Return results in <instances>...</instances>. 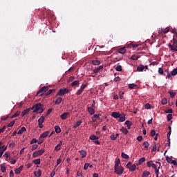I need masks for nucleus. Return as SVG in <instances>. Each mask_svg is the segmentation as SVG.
I'll return each mask as SVG.
<instances>
[{"label":"nucleus","instance_id":"42","mask_svg":"<svg viewBox=\"0 0 177 177\" xmlns=\"http://www.w3.org/2000/svg\"><path fill=\"white\" fill-rule=\"evenodd\" d=\"M119 121L120 122H124V121H125V115L124 116H121L119 118Z\"/></svg>","mask_w":177,"mask_h":177},{"label":"nucleus","instance_id":"22","mask_svg":"<svg viewBox=\"0 0 177 177\" xmlns=\"http://www.w3.org/2000/svg\"><path fill=\"white\" fill-rule=\"evenodd\" d=\"M33 164H35V165H39L41 164V159H35L32 160Z\"/></svg>","mask_w":177,"mask_h":177},{"label":"nucleus","instance_id":"9","mask_svg":"<svg viewBox=\"0 0 177 177\" xmlns=\"http://www.w3.org/2000/svg\"><path fill=\"white\" fill-rule=\"evenodd\" d=\"M68 115H70V113L65 112L60 115V118H61V120H66Z\"/></svg>","mask_w":177,"mask_h":177},{"label":"nucleus","instance_id":"35","mask_svg":"<svg viewBox=\"0 0 177 177\" xmlns=\"http://www.w3.org/2000/svg\"><path fill=\"white\" fill-rule=\"evenodd\" d=\"M81 124H82V121L78 120L76 122L75 125L74 126V128H77V127H80V125H81Z\"/></svg>","mask_w":177,"mask_h":177},{"label":"nucleus","instance_id":"25","mask_svg":"<svg viewBox=\"0 0 177 177\" xmlns=\"http://www.w3.org/2000/svg\"><path fill=\"white\" fill-rule=\"evenodd\" d=\"M150 175V171H144L142 174V177H147Z\"/></svg>","mask_w":177,"mask_h":177},{"label":"nucleus","instance_id":"12","mask_svg":"<svg viewBox=\"0 0 177 177\" xmlns=\"http://www.w3.org/2000/svg\"><path fill=\"white\" fill-rule=\"evenodd\" d=\"M169 48L170 50H174V52H177V45H169Z\"/></svg>","mask_w":177,"mask_h":177},{"label":"nucleus","instance_id":"38","mask_svg":"<svg viewBox=\"0 0 177 177\" xmlns=\"http://www.w3.org/2000/svg\"><path fill=\"white\" fill-rule=\"evenodd\" d=\"M15 174H17V175H20L21 170L18 167L15 169Z\"/></svg>","mask_w":177,"mask_h":177},{"label":"nucleus","instance_id":"24","mask_svg":"<svg viewBox=\"0 0 177 177\" xmlns=\"http://www.w3.org/2000/svg\"><path fill=\"white\" fill-rule=\"evenodd\" d=\"M55 91H56L55 89H50V90H48V91L45 93V95H46V96H49V95H51V93H52L53 92H55Z\"/></svg>","mask_w":177,"mask_h":177},{"label":"nucleus","instance_id":"50","mask_svg":"<svg viewBox=\"0 0 177 177\" xmlns=\"http://www.w3.org/2000/svg\"><path fill=\"white\" fill-rule=\"evenodd\" d=\"M135 86H136V84H129V89H133V88H135Z\"/></svg>","mask_w":177,"mask_h":177},{"label":"nucleus","instance_id":"44","mask_svg":"<svg viewBox=\"0 0 177 177\" xmlns=\"http://www.w3.org/2000/svg\"><path fill=\"white\" fill-rule=\"evenodd\" d=\"M38 149V145L35 144L32 146V151H34V150H37Z\"/></svg>","mask_w":177,"mask_h":177},{"label":"nucleus","instance_id":"51","mask_svg":"<svg viewBox=\"0 0 177 177\" xmlns=\"http://www.w3.org/2000/svg\"><path fill=\"white\" fill-rule=\"evenodd\" d=\"M38 142V140H37V138H33L31 141H30V145H34V143H37Z\"/></svg>","mask_w":177,"mask_h":177},{"label":"nucleus","instance_id":"10","mask_svg":"<svg viewBox=\"0 0 177 177\" xmlns=\"http://www.w3.org/2000/svg\"><path fill=\"white\" fill-rule=\"evenodd\" d=\"M111 115L113 117V118H120V117H121V114H120L118 112H113Z\"/></svg>","mask_w":177,"mask_h":177},{"label":"nucleus","instance_id":"13","mask_svg":"<svg viewBox=\"0 0 177 177\" xmlns=\"http://www.w3.org/2000/svg\"><path fill=\"white\" fill-rule=\"evenodd\" d=\"M34 175L36 177H41V175H42V171L39 169L37 171H34Z\"/></svg>","mask_w":177,"mask_h":177},{"label":"nucleus","instance_id":"28","mask_svg":"<svg viewBox=\"0 0 177 177\" xmlns=\"http://www.w3.org/2000/svg\"><path fill=\"white\" fill-rule=\"evenodd\" d=\"M20 115V111H17L10 118H16V117H19Z\"/></svg>","mask_w":177,"mask_h":177},{"label":"nucleus","instance_id":"59","mask_svg":"<svg viewBox=\"0 0 177 177\" xmlns=\"http://www.w3.org/2000/svg\"><path fill=\"white\" fill-rule=\"evenodd\" d=\"M171 132H172V130H169V131H168V133H167V139H168L169 142V140H170L169 138H170V136H171Z\"/></svg>","mask_w":177,"mask_h":177},{"label":"nucleus","instance_id":"52","mask_svg":"<svg viewBox=\"0 0 177 177\" xmlns=\"http://www.w3.org/2000/svg\"><path fill=\"white\" fill-rule=\"evenodd\" d=\"M138 59H139V57L137 55L131 56V60H138Z\"/></svg>","mask_w":177,"mask_h":177},{"label":"nucleus","instance_id":"58","mask_svg":"<svg viewBox=\"0 0 177 177\" xmlns=\"http://www.w3.org/2000/svg\"><path fill=\"white\" fill-rule=\"evenodd\" d=\"M5 129H6V126H3V128L0 129V133L5 132Z\"/></svg>","mask_w":177,"mask_h":177},{"label":"nucleus","instance_id":"53","mask_svg":"<svg viewBox=\"0 0 177 177\" xmlns=\"http://www.w3.org/2000/svg\"><path fill=\"white\" fill-rule=\"evenodd\" d=\"M52 108L48 109L47 113H46V117H48V115L52 113Z\"/></svg>","mask_w":177,"mask_h":177},{"label":"nucleus","instance_id":"19","mask_svg":"<svg viewBox=\"0 0 177 177\" xmlns=\"http://www.w3.org/2000/svg\"><path fill=\"white\" fill-rule=\"evenodd\" d=\"M80 154L82 155V158H85L86 157V151L84 150L79 151Z\"/></svg>","mask_w":177,"mask_h":177},{"label":"nucleus","instance_id":"6","mask_svg":"<svg viewBox=\"0 0 177 177\" xmlns=\"http://www.w3.org/2000/svg\"><path fill=\"white\" fill-rule=\"evenodd\" d=\"M44 153H45V149H39L38 151L33 152L32 157L35 158L38 157V156H42Z\"/></svg>","mask_w":177,"mask_h":177},{"label":"nucleus","instance_id":"32","mask_svg":"<svg viewBox=\"0 0 177 177\" xmlns=\"http://www.w3.org/2000/svg\"><path fill=\"white\" fill-rule=\"evenodd\" d=\"M92 63H93V64L94 66H99V64H100V61H99V60H93L92 62Z\"/></svg>","mask_w":177,"mask_h":177},{"label":"nucleus","instance_id":"17","mask_svg":"<svg viewBox=\"0 0 177 177\" xmlns=\"http://www.w3.org/2000/svg\"><path fill=\"white\" fill-rule=\"evenodd\" d=\"M125 124H127V129H131V127H132V125H133V124L132 123V122L129 121V120H127L125 122Z\"/></svg>","mask_w":177,"mask_h":177},{"label":"nucleus","instance_id":"18","mask_svg":"<svg viewBox=\"0 0 177 177\" xmlns=\"http://www.w3.org/2000/svg\"><path fill=\"white\" fill-rule=\"evenodd\" d=\"M27 131V129L26 127H22L21 129L17 132L18 135H21L24 132H26Z\"/></svg>","mask_w":177,"mask_h":177},{"label":"nucleus","instance_id":"63","mask_svg":"<svg viewBox=\"0 0 177 177\" xmlns=\"http://www.w3.org/2000/svg\"><path fill=\"white\" fill-rule=\"evenodd\" d=\"M88 167H89V163H85L84 167V169L85 171H86V169H88Z\"/></svg>","mask_w":177,"mask_h":177},{"label":"nucleus","instance_id":"14","mask_svg":"<svg viewBox=\"0 0 177 177\" xmlns=\"http://www.w3.org/2000/svg\"><path fill=\"white\" fill-rule=\"evenodd\" d=\"M87 111L91 114V115H93V114H95V109L93 108L88 107Z\"/></svg>","mask_w":177,"mask_h":177},{"label":"nucleus","instance_id":"33","mask_svg":"<svg viewBox=\"0 0 177 177\" xmlns=\"http://www.w3.org/2000/svg\"><path fill=\"white\" fill-rule=\"evenodd\" d=\"M80 84V81L75 80L71 84V86H77Z\"/></svg>","mask_w":177,"mask_h":177},{"label":"nucleus","instance_id":"61","mask_svg":"<svg viewBox=\"0 0 177 177\" xmlns=\"http://www.w3.org/2000/svg\"><path fill=\"white\" fill-rule=\"evenodd\" d=\"M172 120V114L167 115V121H171Z\"/></svg>","mask_w":177,"mask_h":177},{"label":"nucleus","instance_id":"41","mask_svg":"<svg viewBox=\"0 0 177 177\" xmlns=\"http://www.w3.org/2000/svg\"><path fill=\"white\" fill-rule=\"evenodd\" d=\"M169 93L170 95V97L172 98H174V97H175V96H176V93H174L172 91H169Z\"/></svg>","mask_w":177,"mask_h":177},{"label":"nucleus","instance_id":"48","mask_svg":"<svg viewBox=\"0 0 177 177\" xmlns=\"http://www.w3.org/2000/svg\"><path fill=\"white\" fill-rule=\"evenodd\" d=\"M0 149H1V150L2 151H6V149H8V147H6V146H5V145H3V146H1V147H0Z\"/></svg>","mask_w":177,"mask_h":177},{"label":"nucleus","instance_id":"4","mask_svg":"<svg viewBox=\"0 0 177 177\" xmlns=\"http://www.w3.org/2000/svg\"><path fill=\"white\" fill-rule=\"evenodd\" d=\"M114 172L117 174V175H122V173L124 172V167H122V166L115 167Z\"/></svg>","mask_w":177,"mask_h":177},{"label":"nucleus","instance_id":"55","mask_svg":"<svg viewBox=\"0 0 177 177\" xmlns=\"http://www.w3.org/2000/svg\"><path fill=\"white\" fill-rule=\"evenodd\" d=\"M156 150H157V145H156V142H154L151 151H156Z\"/></svg>","mask_w":177,"mask_h":177},{"label":"nucleus","instance_id":"37","mask_svg":"<svg viewBox=\"0 0 177 177\" xmlns=\"http://www.w3.org/2000/svg\"><path fill=\"white\" fill-rule=\"evenodd\" d=\"M16 122L15 121V120H13V121H12V122H10L8 125H7V127H8V128H11L12 127H13V125H15V123Z\"/></svg>","mask_w":177,"mask_h":177},{"label":"nucleus","instance_id":"56","mask_svg":"<svg viewBox=\"0 0 177 177\" xmlns=\"http://www.w3.org/2000/svg\"><path fill=\"white\" fill-rule=\"evenodd\" d=\"M169 32V28H165V29H163V34H167Z\"/></svg>","mask_w":177,"mask_h":177},{"label":"nucleus","instance_id":"27","mask_svg":"<svg viewBox=\"0 0 177 177\" xmlns=\"http://www.w3.org/2000/svg\"><path fill=\"white\" fill-rule=\"evenodd\" d=\"M145 161H146V158H141L138 160V165H142V164H143V162H145Z\"/></svg>","mask_w":177,"mask_h":177},{"label":"nucleus","instance_id":"34","mask_svg":"<svg viewBox=\"0 0 177 177\" xmlns=\"http://www.w3.org/2000/svg\"><path fill=\"white\" fill-rule=\"evenodd\" d=\"M142 70H145V66L140 65V66H138L137 71H142Z\"/></svg>","mask_w":177,"mask_h":177},{"label":"nucleus","instance_id":"36","mask_svg":"<svg viewBox=\"0 0 177 177\" xmlns=\"http://www.w3.org/2000/svg\"><path fill=\"white\" fill-rule=\"evenodd\" d=\"M161 103H162V104H167V103H168V100H167V98L164 97L162 99Z\"/></svg>","mask_w":177,"mask_h":177},{"label":"nucleus","instance_id":"49","mask_svg":"<svg viewBox=\"0 0 177 177\" xmlns=\"http://www.w3.org/2000/svg\"><path fill=\"white\" fill-rule=\"evenodd\" d=\"M158 73H159V74H160L161 75H164V70L162 69V68H159V69H158Z\"/></svg>","mask_w":177,"mask_h":177},{"label":"nucleus","instance_id":"62","mask_svg":"<svg viewBox=\"0 0 177 177\" xmlns=\"http://www.w3.org/2000/svg\"><path fill=\"white\" fill-rule=\"evenodd\" d=\"M156 130H151V136H156Z\"/></svg>","mask_w":177,"mask_h":177},{"label":"nucleus","instance_id":"16","mask_svg":"<svg viewBox=\"0 0 177 177\" xmlns=\"http://www.w3.org/2000/svg\"><path fill=\"white\" fill-rule=\"evenodd\" d=\"M31 110V109L30 108H28L25 110H24L22 112H21V115L22 117H24V115H26L28 113H30V111Z\"/></svg>","mask_w":177,"mask_h":177},{"label":"nucleus","instance_id":"15","mask_svg":"<svg viewBox=\"0 0 177 177\" xmlns=\"http://www.w3.org/2000/svg\"><path fill=\"white\" fill-rule=\"evenodd\" d=\"M48 135H49V131H45L41 134L40 138L44 139V138L48 137Z\"/></svg>","mask_w":177,"mask_h":177},{"label":"nucleus","instance_id":"47","mask_svg":"<svg viewBox=\"0 0 177 177\" xmlns=\"http://www.w3.org/2000/svg\"><path fill=\"white\" fill-rule=\"evenodd\" d=\"M116 71H122V66H121V65H118L116 68H115Z\"/></svg>","mask_w":177,"mask_h":177},{"label":"nucleus","instance_id":"2","mask_svg":"<svg viewBox=\"0 0 177 177\" xmlns=\"http://www.w3.org/2000/svg\"><path fill=\"white\" fill-rule=\"evenodd\" d=\"M70 92L69 89L67 88H61L57 93L56 96H63L66 95V93H68Z\"/></svg>","mask_w":177,"mask_h":177},{"label":"nucleus","instance_id":"8","mask_svg":"<svg viewBox=\"0 0 177 177\" xmlns=\"http://www.w3.org/2000/svg\"><path fill=\"white\" fill-rule=\"evenodd\" d=\"M118 53H121V55H124L127 53V47H122L118 48Z\"/></svg>","mask_w":177,"mask_h":177},{"label":"nucleus","instance_id":"60","mask_svg":"<svg viewBox=\"0 0 177 177\" xmlns=\"http://www.w3.org/2000/svg\"><path fill=\"white\" fill-rule=\"evenodd\" d=\"M165 113L167 114H172V109L165 111Z\"/></svg>","mask_w":177,"mask_h":177},{"label":"nucleus","instance_id":"54","mask_svg":"<svg viewBox=\"0 0 177 177\" xmlns=\"http://www.w3.org/2000/svg\"><path fill=\"white\" fill-rule=\"evenodd\" d=\"M145 109H147V110H149V109H151V105L149 103H147L145 104Z\"/></svg>","mask_w":177,"mask_h":177},{"label":"nucleus","instance_id":"40","mask_svg":"<svg viewBox=\"0 0 177 177\" xmlns=\"http://www.w3.org/2000/svg\"><path fill=\"white\" fill-rule=\"evenodd\" d=\"M151 162H153V161H151V160L147 162V165L149 168H150V167H153V165H154V163H151Z\"/></svg>","mask_w":177,"mask_h":177},{"label":"nucleus","instance_id":"1","mask_svg":"<svg viewBox=\"0 0 177 177\" xmlns=\"http://www.w3.org/2000/svg\"><path fill=\"white\" fill-rule=\"evenodd\" d=\"M31 110H33L32 113H44V104L39 103L35 104L30 108Z\"/></svg>","mask_w":177,"mask_h":177},{"label":"nucleus","instance_id":"29","mask_svg":"<svg viewBox=\"0 0 177 177\" xmlns=\"http://www.w3.org/2000/svg\"><path fill=\"white\" fill-rule=\"evenodd\" d=\"M142 146H144L145 149H148L149 146H150V144L149 143V142L145 141L142 144Z\"/></svg>","mask_w":177,"mask_h":177},{"label":"nucleus","instance_id":"31","mask_svg":"<svg viewBox=\"0 0 177 177\" xmlns=\"http://www.w3.org/2000/svg\"><path fill=\"white\" fill-rule=\"evenodd\" d=\"M0 167H1V172H3V173L6 172V166L1 165Z\"/></svg>","mask_w":177,"mask_h":177},{"label":"nucleus","instance_id":"11","mask_svg":"<svg viewBox=\"0 0 177 177\" xmlns=\"http://www.w3.org/2000/svg\"><path fill=\"white\" fill-rule=\"evenodd\" d=\"M62 145H63V141H59V143L55 147V151H59V150H60V147H62Z\"/></svg>","mask_w":177,"mask_h":177},{"label":"nucleus","instance_id":"21","mask_svg":"<svg viewBox=\"0 0 177 177\" xmlns=\"http://www.w3.org/2000/svg\"><path fill=\"white\" fill-rule=\"evenodd\" d=\"M45 122V117L41 116L40 118L38 120V124H44Z\"/></svg>","mask_w":177,"mask_h":177},{"label":"nucleus","instance_id":"30","mask_svg":"<svg viewBox=\"0 0 177 177\" xmlns=\"http://www.w3.org/2000/svg\"><path fill=\"white\" fill-rule=\"evenodd\" d=\"M122 158H125V160H128L129 158V156H128L124 152L122 153Z\"/></svg>","mask_w":177,"mask_h":177},{"label":"nucleus","instance_id":"5","mask_svg":"<svg viewBox=\"0 0 177 177\" xmlns=\"http://www.w3.org/2000/svg\"><path fill=\"white\" fill-rule=\"evenodd\" d=\"M167 78L175 77V75H177V67L173 69V71L171 73H169V71H167Z\"/></svg>","mask_w":177,"mask_h":177},{"label":"nucleus","instance_id":"57","mask_svg":"<svg viewBox=\"0 0 177 177\" xmlns=\"http://www.w3.org/2000/svg\"><path fill=\"white\" fill-rule=\"evenodd\" d=\"M100 115H102V114H95L93 115V118H97V120H100Z\"/></svg>","mask_w":177,"mask_h":177},{"label":"nucleus","instance_id":"23","mask_svg":"<svg viewBox=\"0 0 177 177\" xmlns=\"http://www.w3.org/2000/svg\"><path fill=\"white\" fill-rule=\"evenodd\" d=\"M63 100V98H62L61 97H58L55 102V104H60V103H62Z\"/></svg>","mask_w":177,"mask_h":177},{"label":"nucleus","instance_id":"20","mask_svg":"<svg viewBox=\"0 0 177 177\" xmlns=\"http://www.w3.org/2000/svg\"><path fill=\"white\" fill-rule=\"evenodd\" d=\"M55 131L56 133H60V132H62V129H60V127L59 126H55Z\"/></svg>","mask_w":177,"mask_h":177},{"label":"nucleus","instance_id":"39","mask_svg":"<svg viewBox=\"0 0 177 177\" xmlns=\"http://www.w3.org/2000/svg\"><path fill=\"white\" fill-rule=\"evenodd\" d=\"M173 160H172V158H169L168 156L166 157V161H167L169 164H171Z\"/></svg>","mask_w":177,"mask_h":177},{"label":"nucleus","instance_id":"64","mask_svg":"<svg viewBox=\"0 0 177 177\" xmlns=\"http://www.w3.org/2000/svg\"><path fill=\"white\" fill-rule=\"evenodd\" d=\"M158 34L162 35V34H164V29H159Z\"/></svg>","mask_w":177,"mask_h":177},{"label":"nucleus","instance_id":"26","mask_svg":"<svg viewBox=\"0 0 177 177\" xmlns=\"http://www.w3.org/2000/svg\"><path fill=\"white\" fill-rule=\"evenodd\" d=\"M120 131L122 133H124V135H128V129H127V128L122 127L120 129Z\"/></svg>","mask_w":177,"mask_h":177},{"label":"nucleus","instance_id":"43","mask_svg":"<svg viewBox=\"0 0 177 177\" xmlns=\"http://www.w3.org/2000/svg\"><path fill=\"white\" fill-rule=\"evenodd\" d=\"M89 139H91V140H96V139H99V137H97L96 136H91Z\"/></svg>","mask_w":177,"mask_h":177},{"label":"nucleus","instance_id":"7","mask_svg":"<svg viewBox=\"0 0 177 177\" xmlns=\"http://www.w3.org/2000/svg\"><path fill=\"white\" fill-rule=\"evenodd\" d=\"M127 168H128L129 169V171H133L136 169V165H133L131 162H129L127 165H126Z\"/></svg>","mask_w":177,"mask_h":177},{"label":"nucleus","instance_id":"3","mask_svg":"<svg viewBox=\"0 0 177 177\" xmlns=\"http://www.w3.org/2000/svg\"><path fill=\"white\" fill-rule=\"evenodd\" d=\"M49 89V86H43L41 87L37 92L36 96H38V95L40 94V96H44V93L43 92H48Z\"/></svg>","mask_w":177,"mask_h":177},{"label":"nucleus","instance_id":"46","mask_svg":"<svg viewBox=\"0 0 177 177\" xmlns=\"http://www.w3.org/2000/svg\"><path fill=\"white\" fill-rule=\"evenodd\" d=\"M119 164H121V160H120V158L117 159V160L115 161V167H118Z\"/></svg>","mask_w":177,"mask_h":177},{"label":"nucleus","instance_id":"45","mask_svg":"<svg viewBox=\"0 0 177 177\" xmlns=\"http://www.w3.org/2000/svg\"><path fill=\"white\" fill-rule=\"evenodd\" d=\"M111 140H117V137L115 136V134L113 133L111 136H110Z\"/></svg>","mask_w":177,"mask_h":177}]
</instances>
